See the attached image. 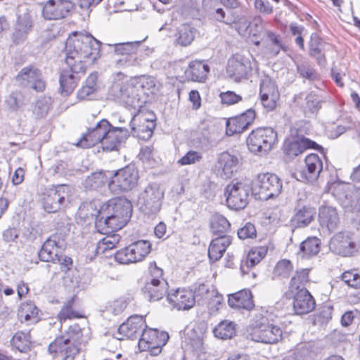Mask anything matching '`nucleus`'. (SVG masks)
I'll use <instances>...</instances> for the list:
<instances>
[{"mask_svg":"<svg viewBox=\"0 0 360 360\" xmlns=\"http://www.w3.org/2000/svg\"><path fill=\"white\" fill-rule=\"evenodd\" d=\"M65 62L69 69L60 72L59 82L63 95L71 94L84 73L86 66L92 65L99 57V46H65Z\"/></svg>","mask_w":360,"mask_h":360,"instance_id":"nucleus-1","label":"nucleus"},{"mask_svg":"<svg viewBox=\"0 0 360 360\" xmlns=\"http://www.w3.org/2000/svg\"><path fill=\"white\" fill-rule=\"evenodd\" d=\"M82 331L77 325L71 326L67 334L56 338L49 346V352L53 356L63 360H74L81 347Z\"/></svg>","mask_w":360,"mask_h":360,"instance_id":"nucleus-2","label":"nucleus"},{"mask_svg":"<svg viewBox=\"0 0 360 360\" xmlns=\"http://www.w3.org/2000/svg\"><path fill=\"white\" fill-rule=\"evenodd\" d=\"M282 329L268 319L262 317L260 321H256L248 329V338L264 344H275L281 340Z\"/></svg>","mask_w":360,"mask_h":360,"instance_id":"nucleus-3","label":"nucleus"},{"mask_svg":"<svg viewBox=\"0 0 360 360\" xmlns=\"http://www.w3.org/2000/svg\"><path fill=\"white\" fill-rule=\"evenodd\" d=\"M282 188V181L276 174H259L252 184V193L255 199L267 200L278 196Z\"/></svg>","mask_w":360,"mask_h":360,"instance_id":"nucleus-4","label":"nucleus"},{"mask_svg":"<svg viewBox=\"0 0 360 360\" xmlns=\"http://www.w3.org/2000/svg\"><path fill=\"white\" fill-rule=\"evenodd\" d=\"M250 183L248 179H233L225 188L224 195L228 207L233 210L244 209L248 204Z\"/></svg>","mask_w":360,"mask_h":360,"instance_id":"nucleus-5","label":"nucleus"},{"mask_svg":"<svg viewBox=\"0 0 360 360\" xmlns=\"http://www.w3.org/2000/svg\"><path fill=\"white\" fill-rule=\"evenodd\" d=\"M277 141V134L271 127L258 128L253 130L247 139L250 151L263 156L268 154Z\"/></svg>","mask_w":360,"mask_h":360,"instance_id":"nucleus-6","label":"nucleus"},{"mask_svg":"<svg viewBox=\"0 0 360 360\" xmlns=\"http://www.w3.org/2000/svg\"><path fill=\"white\" fill-rule=\"evenodd\" d=\"M254 71H257V64L252 56L237 53L228 61L226 72L236 81L248 79Z\"/></svg>","mask_w":360,"mask_h":360,"instance_id":"nucleus-7","label":"nucleus"},{"mask_svg":"<svg viewBox=\"0 0 360 360\" xmlns=\"http://www.w3.org/2000/svg\"><path fill=\"white\" fill-rule=\"evenodd\" d=\"M71 188L68 185L60 184L46 188L42 198L44 209L49 213L58 211L70 202Z\"/></svg>","mask_w":360,"mask_h":360,"instance_id":"nucleus-8","label":"nucleus"},{"mask_svg":"<svg viewBox=\"0 0 360 360\" xmlns=\"http://www.w3.org/2000/svg\"><path fill=\"white\" fill-rule=\"evenodd\" d=\"M150 250L151 244L148 240H139L118 250L115 255V259L122 264L139 262L147 257Z\"/></svg>","mask_w":360,"mask_h":360,"instance_id":"nucleus-9","label":"nucleus"},{"mask_svg":"<svg viewBox=\"0 0 360 360\" xmlns=\"http://www.w3.org/2000/svg\"><path fill=\"white\" fill-rule=\"evenodd\" d=\"M169 334L165 331L149 328L146 326L139 340V347L141 351H148L152 356H158L169 340Z\"/></svg>","mask_w":360,"mask_h":360,"instance_id":"nucleus-10","label":"nucleus"},{"mask_svg":"<svg viewBox=\"0 0 360 360\" xmlns=\"http://www.w3.org/2000/svg\"><path fill=\"white\" fill-rule=\"evenodd\" d=\"M139 178L137 169L134 166H127L114 174L108 184L109 189L114 194L131 191L137 186Z\"/></svg>","mask_w":360,"mask_h":360,"instance_id":"nucleus-11","label":"nucleus"},{"mask_svg":"<svg viewBox=\"0 0 360 360\" xmlns=\"http://www.w3.org/2000/svg\"><path fill=\"white\" fill-rule=\"evenodd\" d=\"M109 96L134 108L141 107L144 103L141 101V94L131 81L127 84L121 82H114L109 90Z\"/></svg>","mask_w":360,"mask_h":360,"instance_id":"nucleus-12","label":"nucleus"},{"mask_svg":"<svg viewBox=\"0 0 360 360\" xmlns=\"http://www.w3.org/2000/svg\"><path fill=\"white\" fill-rule=\"evenodd\" d=\"M113 60L118 67L139 63L153 49L145 46H114Z\"/></svg>","mask_w":360,"mask_h":360,"instance_id":"nucleus-13","label":"nucleus"},{"mask_svg":"<svg viewBox=\"0 0 360 360\" xmlns=\"http://www.w3.org/2000/svg\"><path fill=\"white\" fill-rule=\"evenodd\" d=\"M164 193V190L158 184L146 186L139 198V203L143 212L148 215L158 213L162 205Z\"/></svg>","mask_w":360,"mask_h":360,"instance_id":"nucleus-14","label":"nucleus"},{"mask_svg":"<svg viewBox=\"0 0 360 360\" xmlns=\"http://www.w3.org/2000/svg\"><path fill=\"white\" fill-rule=\"evenodd\" d=\"M155 115L150 111H139L132 117L130 127L131 133L142 140H148L155 127Z\"/></svg>","mask_w":360,"mask_h":360,"instance_id":"nucleus-15","label":"nucleus"},{"mask_svg":"<svg viewBox=\"0 0 360 360\" xmlns=\"http://www.w3.org/2000/svg\"><path fill=\"white\" fill-rule=\"evenodd\" d=\"M146 326V319L143 316L132 315L118 327L115 338L120 340H136L140 335H141Z\"/></svg>","mask_w":360,"mask_h":360,"instance_id":"nucleus-16","label":"nucleus"},{"mask_svg":"<svg viewBox=\"0 0 360 360\" xmlns=\"http://www.w3.org/2000/svg\"><path fill=\"white\" fill-rule=\"evenodd\" d=\"M207 328L206 323L199 322L188 326L185 330L184 342L198 355L205 352L203 339Z\"/></svg>","mask_w":360,"mask_h":360,"instance_id":"nucleus-17","label":"nucleus"},{"mask_svg":"<svg viewBox=\"0 0 360 360\" xmlns=\"http://www.w3.org/2000/svg\"><path fill=\"white\" fill-rule=\"evenodd\" d=\"M74 7L70 0H49L43 6L42 15L46 20H60L69 15Z\"/></svg>","mask_w":360,"mask_h":360,"instance_id":"nucleus-18","label":"nucleus"},{"mask_svg":"<svg viewBox=\"0 0 360 360\" xmlns=\"http://www.w3.org/2000/svg\"><path fill=\"white\" fill-rule=\"evenodd\" d=\"M259 96L262 105L268 110L275 108L280 95L274 81L264 76L260 81Z\"/></svg>","mask_w":360,"mask_h":360,"instance_id":"nucleus-19","label":"nucleus"},{"mask_svg":"<svg viewBox=\"0 0 360 360\" xmlns=\"http://www.w3.org/2000/svg\"><path fill=\"white\" fill-rule=\"evenodd\" d=\"M64 240L58 235L50 236L43 244L39 257L44 262H60V250L65 247Z\"/></svg>","mask_w":360,"mask_h":360,"instance_id":"nucleus-20","label":"nucleus"},{"mask_svg":"<svg viewBox=\"0 0 360 360\" xmlns=\"http://www.w3.org/2000/svg\"><path fill=\"white\" fill-rule=\"evenodd\" d=\"M238 162L236 155L229 152H223L217 156L213 171L217 176L223 179H230L236 172Z\"/></svg>","mask_w":360,"mask_h":360,"instance_id":"nucleus-21","label":"nucleus"},{"mask_svg":"<svg viewBox=\"0 0 360 360\" xmlns=\"http://www.w3.org/2000/svg\"><path fill=\"white\" fill-rule=\"evenodd\" d=\"M108 129H110L109 122L105 119L101 120L97 122L94 127L88 129L86 134L80 139L77 146L87 148L98 143H101Z\"/></svg>","mask_w":360,"mask_h":360,"instance_id":"nucleus-22","label":"nucleus"},{"mask_svg":"<svg viewBox=\"0 0 360 360\" xmlns=\"http://www.w3.org/2000/svg\"><path fill=\"white\" fill-rule=\"evenodd\" d=\"M100 210H105L107 214L115 215L129 221L132 212V205L129 200L124 198H117L109 200L103 204Z\"/></svg>","mask_w":360,"mask_h":360,"instance_id":"nucleus-23","label":"nucleus"},{"mask_svg":"<svg viewBox=\"0 0 360 360\" xmlns=\"http://www.w3.org/2000/svg\"><path fill=\"white\" fill-rule=\"evenodd\" d=\"M15 79L20 84L30 86L39 92L43 91L46 87L39 70L33 66L23 68L16 75Z\"/></svg>","mask_w":360,"mask_h":360,"instance_id":"nucleus-24","label":"nucleus"},{"mask_svg":"<svg viewBox=\"0 0 360 360\" xmlns=\"http://www.w3.org/2000/svg\"><path fill=\"white\" fill-rule=\"evenodd\" d=\"M127 222L115 215L107 214L105 210H99L96 217L95 226L101 233H111L123 228Z\"/></svg>","mask_w":360,"mask_h":360,"instance_id":"nucleus-25","label":"nucleus"},{"mask_svg":"<svg viewBox=\"0 0 360 360\" xmlns=\"http://www.w3.org/2000/svg\"><path fill=\"white\" fill-rule=\"evenodd\" d=\"M196 291L195 292L186 289H177L167 295L169 303L178 310H187L195 304Z\"/></svg>","mask_w":360,"mask_h":360,"instance_id":"nucleus-26","label":"nucleus"},{"mask_svg":"<svg viewBox=\"0 0 360 360\" xmlns=\"http://www.w3.org/2000/svg\"><path fill=\"white\" fill-rule=\"evenodd\" d=\"M304 167L300 172L301 181L313 183L318 179L323 168L322 162L317 154L311 153L304 160Z\"/></svg>","mask_w":360,"mask_h":360,"instance_id":"nucleus-27","label":"nucleus"},{"mask_svg":"<svg viewBox=\"0 0 360 360\" xmlns=\"http://www.w3.org/2000/svg\"><path fill=\"white\" fill-rule=\"evenodd\" d=\"M319 147L315 141L302 136L285 140L283 150L288 156L294 158L302 153L306 149H318Z\"/></svg>","mask_w":360,"mask_h":360,"instance_id":"nucleus-28","label":"nucleus"},{"mask_svg":"<svg viewBox=\"0 0 360 360\" xmlns=\"http://www.w3.org/2000/svg\"><path fill=\"white\" fill-rule=\"evenodd\" d=\"M330 248L338 255L348 257L356 251V244L348 234L338 233L330 240Z\"/></svg>","mask_w":360,"mask_h":360,"instance_id":"nucleus-29","label":"nucleus"},{"mask_svg":"<svg viewBox=\"0 0 360 360\" xmlns=\"http://www.w3.org/2000/svg\"><path fill=\"white\" fill-rule=\"evenodd\" d=\"M255 118V112L249 109L245 112L229 118L226 122V134L233 135L243 132L252 123Z\"/></svg>","mask_w":360,"mask_h":360,"instance_id":"nucleus-30","label":"nucleus"},{"mask_svg":"<svg viewBox=\"0 0 360 360\" xmlns=\"http://www.w3.org/2000/svg\"><path fill=\"white\" fill-rule=\"evenodd\" d=\"M286 297L293 298V309L296 314H308L315 308V301L307 290L286 295Z\"/></svg>","mask_w":360,"mask_h":360,"instance_id":"nucleus-31","label":"nucleus"},{"mask_svg":"<svg viewBox=\"0 0 360 360\" xmlns=\"http://www.w3.org/2000/svg\"><path fill=\"white\" fill-rule=\"evenodd\" d=\"M196 296L207 301V307L210 313L218 311L222 304L223 297L214 288L210 289L207 285L201 284L196 290Z\"/></svg>","mask_w":360,"mask_h":360,"instance_id":"nucleus-32","label":"nucleus"},{"mask_svg":"<svg viewBox=\"0 0 360 360\" xmlns=\"http://www.w3.org/2000/svg\"><path fill=\"white\" fill-rule=\"evenodd\" d=\"M168 284L166 281L148 279L142 292L144 296L150 302H155L162 299L167 292Z\"/></svg>","mask_w":360,"mask_h":360,"instance_id":"nucleus-33","label":"nucleus"},{"mask_svg":"<svg viewBox=\"0 0 360 360\" xmlns=\"http://www.w3.org/2000/svg\"><path fill=\"white\" fill-rule=\"evenodd\" d=\"M127 136V129L121 127H113L110 124V129L108 130L101 142L103 150L106 151L117 150L118 144L123 141Z\"/></svg>","mask_w":360,"mask_h":360,"instance_id":"nucleus-34","label":"nucleus"},{"mask_svg":"<svg viewBox=\"0 0 360 360\" xmlns=\"http://www.w3.org/2000/svg\"><path fill=\"white\" fill-rule=\"evenodd\" d=\"M228 303L233 309L251 310L254 307L252 293L248 290H240L230 295Z\"/></svg>","mask_w":360,"mask_h":360,"instance_id":"nucleus-35","label":"nucleus"},{"mask_svg":"<svg viewBox=\"0 0 360 360\" xmlns=\"http://www.w3.org/2000/svg\"><path fill=\"white\" fill-rule=\"evenodd\" d=\"M319 219L321 226L326 228L330 232L334 231L339 223L335 208L327 205H323L319 208Z\"/></svg>","mask_w":360,"mask_h":360,"instance_id":"nucleus-36","label":"nucleus"},{"mask_svg":"<svg viewBox=\"0 0 360 360\" xmlns=\"http://www.w3.org/2000/svg\"><path fill=\"white\" fill-rule=\"evenodd\" d=\"M134 86L138 90L139 94H155L159 90V86L156 79L150 76L141 75L130 79Z\"/></svg>","mask_w":360,"mask_h":360,"instance_id":"nucleus-37","label":"nucleus"},{"mask_svg":"<svg viewBox=\"0 0 360 360\" xmlns=\"http://www.w3.org/2000/svg\"><path fill=\"white\" fill-rule=\"evenodd\" d=\"M230 244L231 238L227 235L220 236L212 239L208 249L210 259L215 262L221 258Z\"/></svg>","mask_w":360,"mask_h":360,"instance_id":"nucleus-38","label":"nucleus"},{"mask_svg":"<svg viewBox=\"0 0 360 360\" xmlns=\"http://www.w3.org/2000/svg\"><path fill=\"white\" fill-rule=\"evenodd\" d=\"M309 269L297 270L295 275L290 279L288 290L285 295H292V293L300 292V291L307 290V285L309 283Z\"/></svg>","mask_w":360,"mask_h":360,"instance_id":"nucleus-39","label":"nucleus"},{"mask_svg":"<svg viewBox=\"0 0 360 360\" xmlns=\"http://www.w3.org/2000/svg\"><path fill=\"white\" fill-rule=\"evenodd\" d=\"M210 68L201 61H192L185 71L186 77L193 82H204L207 77Z\"/></svg>","mask_w":360,"mask_h":360,"instance_id":"nucleus-40","label":"nucleus"},{"mask_svg":"<svg viewBox=\"0 0 360 360\" xmlns=\"http://www.w3.org/2000/svg\"><path fill=\"white\" fill-rule=\"evenodd\" d=\"M291 221L295 227L301 228L308 226L314 219L316 211L314 208L307 206L297 207Z\"/></svg>","mask_w":360,"mask_h":360,"instance_id":"nucleus-41","label":"nucleus"},{"mask_svg":"<svg viewBox=\"0 0 360 360\" xmlns=\"http://www.w3.org/2000/svg\"><path fill=\"white\" fill-rule=\"evenodd\" d=\"M32 21L28 13L19 15L16 27L13 32V40L16 44L20 43L25 39L27 33L31 30Z\"/></svg>","mask_w":360,"mask_h":360,"instance_id":"nucleus-42","label":"nucleus"},{"mask_svg":"<svg viewBox=\"0 0 360 360\" xmlns=\"http://www.w3.org/2000/svg\"><path fill=\"white\" fill-rule=\"evenodd\" d=\"M98 73H91L86 80V84L77 92V97L80 100H90L94 96L98 90Z\"/></svg>","mask_w":360,"mask_h":360,"instance_id":"nucleus-43","label":"nucleus"},{"mask_svg":"<svg viewBox=\"0 0 360 360\" xmlns=\"http://www.w3.org/2000/svg\"><path fill=\"white\" fill-rule=\"evenodd\" d=\"M320 240L316 237H309L300 246L299 255L302 258L309 259L316 256L320 251Z\"/></svg>","mask_w":360,"mask_h":360,"instance_id":"nucleus-44","label":"nucleus"},{"mask_svg":"<svg viewBox=\"0 0 360 360\" xmlns=\"http://www.w3.org/2000/svg\"><path fill=\"white\" fill-rule=\"evenodd\" d=\"M349 185L342 182H335L330 185L329 189L333 195L336 197L339 200L342 201L345 207H354V209L359 210L356 205L353 204L349 205V199L352 198L349 192Z\"/></svg>","mask_w":360,"mask_h":360,"instance_id":"nucleus-45","label":"nucleus"},{"mask_svg":"<svg viewBox=\"0 0 360 360\" xmlns=\"http://www.w3.org/2000/svg\"><path fill=\"white\" fill-rule=\"evenodd\" d=\"M102 45L101 42L91 34L83 32H73L70 34L65 45Z\"/></svg>","mask_w":360,"mask_h":360,"instance_id":"nucleus-46","label":"nucleus"},{"mask_svg":"<svg viewBox=\"0 0 360 360\" xmlns=\"http://www.w3.org/2000/svg\"><path fill=\"white\" fill-rule=\"evenodd\" d=\"M39 309L34 302L29 301L21 304L18 310V317L22 321L37 323L39 320Z\"/></svg>","mask_w":360,"mask_h":360,"instance_id":"nucleus-47","label":"nucleus"},{"mask_svg":"<svg viewBox=\"0 0 360 360\" xmlns=\"http://www.w3.org/2000/svg\"><path fill=\"white\" fill-rule=\"evenodd\" d=\"M6 109L11 112H17L22 110L25 105L24 96L18 91H15L6 97L4 100Z\"/></svg>","mask_w":360,"mask_h":360,"instance_id":"nucleus-48","label":"nucleus"},{"mask_svg":"<svg viewBox=\"0 0 360 360\" xmlns=\"http://www.w3.org/2000/svg\"><path fill=\"white\" fill-rule=\"evenodd\" d=\"M213 333L218 338L230 339L236 334V324L231 321L224 320L214 328Z\"/></svg>","mask_w":360,"mask_h":360,"instance_id":"nucleus-49","label":"nucleus"},{"mask_svg":"<svg viewBox=\"0 0 360 360\" xmlns=\"http://www.w3.org/2000/svg\"><path fill=\"white\" fill-rule=\"evenodd\" d=\"M210 227L212 231L219 236L226 235L231 227L229 221L225 217L219 214H215L212 217Z\"/></svg>","mask_w":360,"mask_h":360,"instance_id":"nucleus-50","label":"nucleus"},{"mask_svg":"<svg viewBox=\"0 0 360 360\" xmlns=\"http://www.w3.org/2000/svg\"><path fill=\"white\" fill-rule=\"evenodd\" d=\"M292 262L286 259L279 260L274 266L273 271L274 279H287L293 271Z\"/></svg>","mask_w":360,"mask_h":360,"instance_id":"nucleus-51","label":"nucleus"},{"mask_svg":"<svg viewBox=\"0 0 360 360\" xmlns=\"http://www.w3.org/2000/svg\"><path fill=\"white\" fill-rule=\"evenodd\" d=\"M31 343L30 335L29 333L18 331L11 340V344L13 347L20 352H25L30 348Z\"/></svg>","mask_w":360,"mask_h":360,"instance_id":"nucleus-52","label":"nucleus"},{"mask_svg":"<svg viewBox=\"0 0 360 360\" xmlns=\"http://www.w3.org/2000/svg\"><path fill=\"white\" fill-rule=\"evenodd\" d=\"M267 253V248L264 246L255 247L250 250L247 255L246 265L253 267L261 262Z\"/></svg>","mask_w":360,"mask_h":360,"instance_id":"nucleus-53","label":"nucleus"},{"mask_svg":"<svg viewBox=\"0 0 360 360\" xmlns=\"http://www.w3.org/2000/svg\"><path fill=\"white\" fill-rule=\"evenodd\" d=\"M106 236L103 238L98 243L96 251L98 253H103L107 250H111L119 243L121 237L118 234L105 233Z\"/></svg>","mask_w":360,"mask_h":360,"instance_id":"nucleus-54","label":"nucleus"},{"mask_svg":"<svg viewBox=\"0 0 360 360\" xmlns=\"http://www.w3.org/2000/svg\"><path fill=\"white\" fill-rule=\"evenodd\" d=\"M52 101L50 97H41L35 103L33 112L37 118L44 117L51 108Z\"/></svg>","mask_w":360,"mask_h":360,"instance_id":"nucleus-55","label":"nucleus"},{"mask_svg":"<svg viewBox=\"0 0 360 360\" xmlns=\"http://www.w3.org/2000/svg\"><path fill=\"white\" fill-rule=\"evenodd\" d=\"M202 160V153L200 151L190 150L178 160L181 165H194Z\"/></svg>","mask_w":360,"mask_h":360,"instance_id":"nucleus-56","label":"nucleus"},{"mask_svg":"<svg viewBox=\"0 0 360 360\" xmlns=\"http://www.w3.org/2000/svg\"><path fill=\"white\" fill-rule=\"evenodd\" d=\"M105 176L103 172H95L89 176L85 180V187L89 189H97L104 183Z\"/></svg>","mask_w":360,"mask_h":360,"instance_id":"nucleus-57","label":"nucleus"},{"mask_svg":"<svg viewBox=\"0 0 360 360\" xmlns=\"http://www.w3.org/2000/svg\"><path fill=\"white\" fill-rule=\"evenodd\" d=\"M195 37L193 30L188 25H184L179 32L177 39L179 45H189Z\"/></svg>","mask_w":360,"mask_h":360,"instance_id":"nucleus-58","label":"nucleus"},{"mask_svg":"<svg viewBox=\"0 0 360 360\" xmlns=\"http://www.w3.org/2000/svg\"><path fill=\"white\" fill-rule=\"evenodd\" d=\"M73 299L69 300L60 310L58 317L60 321H65L68 319H72L79 318L80 316L77 312L72 310Z\"/></svg>","mask_w":360,"mask_h":360,"instance_id":"nucleus-59","label":"nucleus"},{"mask_svg":"<svg viewBox=\"0 0 360 360\" xmlns=\"http://www.w3.org/2000/svg\"><path fill=\"white\" fill-rule=\"evenodd\" d=\"M342 280L352 288H358L360 286V275L353 271L344 272Z\"/></svg>","mask_w":360,"mask_h":360,"instance_id":"nucleus-60","label":"nucleus"},{"mask_svg":"<svg viewBox=\"0 0 360 360\" xmlns=\"http://www.w3.org/2000/svg\"><path fill=\"white\" fill-rule=\"evenodd\" d=\"M221 101L223 104L231 105L236 104L242 100V97L232 91L221 92L219 94Z\"/></svg>","mask_w":360,"mask_h":360,"instance_id":"nucleus-61","label":"nucleus"},{"mask_svg":"<svg viewBox=\"0 0 360 360\" xmlns=\"http://www.w3.org/2000/svg\"><path fill=\"white\" fill-rule=\"evenodd\" d=\"M257 231L254 224L246 223L244 226L238 229V236L239 238L245 240L248 238H254L256 237Z\"/></svg>","mask_w":360,"mask_h":360,"instance_id":"nucleus-62","label":"nucleus"},{"mask_svg":"<svg viewBox=\"0 0 360 360\" xmlns=\"http://www.w3.org/2000/svg\"><path fill=\"white\" fill-rule=\"evenodd\" d=\"M311 352L307 347L304 346L299 347L294 354V356H288L284 360H309Z\"/></svg>","mask_w":360,"mask_h":360,"instance_id":"nucleus-63","label":"nucleus"},{"mask_svg":"<svg viewBox=\"0 0 360 360\" xmlns=\"http://www.w3.org/2000/svg\"><path fill=\"white\" fill-rule=\"evenodd\" d=\"M306 108L311 112H314L321 108V98L314 94H309L306 98Z\"/></svg>","mask_w":360,"mask_h":360,"instance_id":"nucleus-64","label":"nucleus"}]
</instances>
